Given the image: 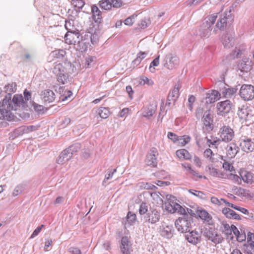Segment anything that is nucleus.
Listing matches in <instances>:
<instances>
[{"mask_svg": "<svg viewBox=\"0 0 254 254\" xmlns=\"http://www.w3.org/2000/svg\"><path fill=\"white\" fill-rule=\"evenodd\" d=\"M51 70L59 83L66 84L71 81V75L75 72L76 67L69 62L55 63L53 64Z\"/></svg>", "mask_w": 254, "mask_h": 254, "instance_id": "nucleus-1", "label": "nucleus"}, {"mask_svg": "<svg viewBox=\"0 0 254 254\" xmlns=\"http://www.w3.org/2000/svg\"><path fill=\"white\" fill-rule=\"evenodd\" d=\"M2 106L6 107L9 110L16 111L20 109H25L27 108L28 105L26 102L24 101L23 97L21 94H15L12 99L6 103L2 101Z\"/></svg>", "mask_w": 254, "mask_h": 254, "instance_id": "nucleus-2", "label": "nucleus"}, {"mask_svg": "<svg viewBox=\"0 0 254 254\" xmlns=\"http://www.w3.org/2000/svg\"><path fill=\"white\" fill-rule=\"evenodd\" d=\"M217 18V13H214L205 18L199 29L200 36L202 38H208L211 35L212 26Z\"/></svg>", "mask_w": 254, "mask_h": 254, "instance_id": "nucleus-3", "label": "nucleus"}, {"mask_svg": "<svg viewBox=\"0 0 254 254\" xmlns=\"http://www.w3.org/2000/svg\"><path fill=\"white\" fill-rule=\"evenodd\" d=\"M193 224V218L190 215H186L184 217H179L175 223L177 230L182 233L190 232Z\"/></svg>", "mask_w": 254, "mask_h": 254, "instance_id": "nucleus-4", "label": "nucleus"}, {"mask_svg": "<svg viewBox=\"0 0 254 254\" xmlns=\"http://www.w3.org/2000/svg\"><path fill=\"white\" fill-rule=\"evenodd\" d=\"M203 122L202 130L204 133H209L213 128V116L209 110L206 111L202 118Z\"/></svg>", "mask_w": 254, "mask_h": 254, "instance_id": "nucleus-5", "label": "nucleus"}, {"mask_svg": "<svg viewBox=\"0 0 254 254\" xmlns=\"http://www.w3.org/2000/svg\"><path fill=\"white\" fill-rule=\"evenodd\" d=\"M239 95L245 101L252 100L254 98V86L251 84L242 85Z\"/></svg>", "mask_w": 254, "mask_h": 254, "instance_id": "nucleus-6", "label": "nucleus"}, {"mask_svg": "<svg viewBox=\"0 0 254 254\" xmlns=\"http://www.w3.org/2000/svg\"><path fill=\"white\" fill-rule=\"evenodd\" d=\"M232 21L231 16V11L229 10L228 13L224 12L221 17L218 20L215 27L214 28L213 32L217 34L218 30L222 31L227 25V23Z\"/></svg>", "mask_w": 254, "mask_h": 254, "instance_id": "nucleus-7", "label": "nucleus"}, {"mask_svg": "<svg viewBox=\"0 0 254 254\" xmlns=\"http://www.w3.org/2000/svg\"><path fill=\"white\" fill-rule=\"evenodd\" d=\"M203 235L207 238L208 240L215 244H218L222 242L223 238L220 234H219L212 228L205 229L203 232Z\"/></svg>", "mask_w": 254, "mask_h": 254, "instance_id": "nucleus-8", "label": "nucleus"}, {"mask_svg": "<svg viewBox=\"0 0 254 254\" xmlns=\"http://www.w3.org/2000/svg\"><path fill=\"white\" fill-rule=\"evenodd\" d=\"M219 132L220 138L224 142H229L234 137L233 129L227 126H224L221 127Z\"/></svg>", "mask_w": 254, "mask_h": 254, "instance_id": "nucleus-9", "label": "nucleus"}, {"mask_svg": "<svg viewBox=\"0 0 254 254\" xmlns=\"http://www.w3.org/2000/svg\"><path fill=\"white\" fill-rule=\"evenodd\" d=\"M239 145L241 149L247 153L252 152L254 150V142L252 139L246 136L240 138L239 140Z\"/></svg>", "mask_w": 254, "mask_h": 254, "instance_id": "nucleus-10", "label": "nucleus"}, {"mask_svg": "<svg viewBox=\"0 0 254 254\" xmlns=\"http://www.w3.org/2000/svg\"><path fill=\"white\" fill-rule=\"evenodd\" d=\"M232 103L229 100H226L217 104V114L219 116H225L229 113L231 110Z\"/></svg>", "mask_w": 254, "mask_h": 254, "instance_id": "nucleus-11", "label": "nucleus"}, {"mask_svg": "<svg viewBox=\"0 0 254 254\" xmlns=\"http://www.w3.org/2000/svg\"><path fill=\"white\" fill-rule=\"evenodd\" d=\"M179 60L176 56L171 54L166 55L164 60V66L169 69L176 68L179 64Z\"/></svg>", "mask_w": 254, "mask_h": 254, "instance_id": "nucleus-12", "label": "nucleus"}, {"mask_svg": "<svg viewBox=\"0 0 254 254\" xmlns=\"http://www.w3.org/2000/svg\"><path fill=\"white\" fill-rule=\"evenodd\" d=\"M185 238L189 243L194 245L200 243L201 241V234L196 230H190V232H187Z\"/></svg>", "mask_w": 254, "mask_h": 254, "instance_id": "nucleus-13", "label": "nucleus"}, {"mask_svg": "<svg viewBox=\"0 0 254 254\" xmlns=\"http://www.w3.org/2000/svg\"><path fill=\"white\" fill-rule=\"evenodd\" d=\"M121 252L122 254H131L132 252V245L127 236L123 237L121 239Z\"/></svg>", "mask_w": 254, "mask_h": 254, "instance_id": "nucleus-14", "label": "nucleus"}, {"mask_svg": "<svg viewBox=\"0 0 254 254\" xmlns=\"http://www.w3.org/2000/svg\"><path fill=\"white\" fill-rule=\"evenodd\" d=\"M251 110L249 109L247 106H243L241 108H239L237 114L239 118L246 121H253L254 117L251 114Z\"/></svg>", "mask_w": 254, "mask_h": 254, "instance_id": "nucleus-15", "label": "nucleus"}, {"mask_svg": "<svg viewBox=\"0 0 254 254\" xmlns=\"http://www.w3.org/2000/svg\"><path fill=\"white\" fill-rule=\"evenodd\" d=\"M16 84L14 82H11L8 83L5 85L3 88L4 92L6 93L7 94L5 96L3 100L4 103H6L10 100L12 94L15 92L17 89Z\"/></svg>", "mask_w": 254, "mask_h": 254, "instance_id": "nucleus-16", "label": "nucleus"}, {"mask_svg": "<svg viewBox=\"0 0 254 254\" xmlns=\"http://www.w3.org/2000/svg\"><path fill=\"white\" fill-rule=\"evenodd\" d=\"M160 213L156 209L150 210L144 217L146 222L151 224H155L160 219Z\"/></svg>", "mask_w": 254, "mask_h": 254, "instance_id": "nucleus-17", "label": "nucleus"}, {"mask_svg": "<svg viewBox=\"0 0 254 254\" xmlns=\"http://www.w3.org/2000/svg\"><path fill=\"white\" fill-rule=\"evenodd\" d=\"M158 153L157 150L155 148H152L150 150V153L147 156L145 162L148 166L156 167L157 165L156 156Z\"/></svg>", "mask_w": 254, "mask_h": 254, "instance_id": "nucleus-18", "label": "nucleus"}, {"mask_svg": "<svg viewBox=\"0 0 254 254\" xmlns=\"http://www.w3.org/2000/svg\"><path fill=\"white\" fill-rule=\"evenodd\" d=\"M80 35L78 32L68 31L64 36L65 43L69 45H75Z\"/></svg>", "mask_w": 254, "mask_h": 254, "instance_id": "nucleus-19", "label": "nucleus"}, {"mask_svg": "<svg viewBox=\"0 0 254 254\" xmlns=\"http://www.w3.org/2000/svg\"><path fill=\"white\" fill-rule=\"evenodd\" d=\"M221 94L218 91L213 90L209 91L206 94L205 102L207 104H211L219 100Z\"/></svg>", "mask_w": 254, "mask_h": 254, "instance_id": "nucleus-20", "label": "nucleus"}, {"mask_svg": "<svg viewBox=\"0 0 254 254\" xmlns=\"http://www.w3.org/2000/svg\"><path fill=\"white\" fill-rule=\"evenodd\" d=\"M0 120H6L11 121L13 119V115L11 113V110H9L6 107L2 106V102L0 107Z\"/></svg>", "mask_w": 254, "mask_h": 254, "instance_id": "nucleus-21", "label": "nucleus"}, {"mask_svg": "<svg viewBox=\"0 0 254 254\" xmlns=\"http://www.w3.org/2000/svg\"><path fill=\"white\" fill-rule=\"evenodd\" d=\"M174 229L172 226H164L162 225L160 227V235L167 239L171 238L173 236Z\"/></svg>", "mask_w": 254, "mask_h": 254, "instance_id": "nucleus-22", "label": "nucleus"}, {"mask_svg": "<svg viewBox=\"0 0 254 254\" xmlns=\"http://www.w3.org/2000/svg\"><path fill=\"white\" fill-rule=\"evenodd\" d=\"M72 157V153L68 151V150L65 149L61 152L57 159V163L59 164H64Z\"/></svg>", "mask_w": 254, "mask_h": 254, "instance_id": "nucleus-23", "label": "nucleus"}, {"mask_svg": "<svg viewBox=\"0 0 254 254\" xmlns=\"http://www.w3.org/2000/svg\"><path fill=\"white\" fill-rule=\"evenodd\" d=\"M41 98L44 102L51 103L55 100V94L52 90H45L42 92Z\"/></svg>", "mask_w": 254, "mask_h": 254, "instance_id": "nucleus-24", "label": "nucleus"}, {"mask_svg": "<svg viewBox=\"0 0 254 254\" xmlns=\"http://www.w3.org/2000/svg\"><path fill=\"white\" fill-rule=\"evenodd\" d=\"M168 201L165 203V207L166 211L170 213H175V203L176 202H174L175 197L172 195H170L169 197L167 196Z\"/></svg>", "mask_w": 254, "mask_h": 254, "instance_id": "nucleus-25", "label": "nucleus"}, {"mask_svg": "<svg viewBox=\"0 0 254 254\" xmlns=\"http://www.w3.org/2000/svg\"><path fill=\"white\" fill-rule=\"evenodd\" d=\"M239 151V147L235 143H231L227 146V155L230 158H233Z\"/></svg>", "mask_w": 254, "mask_h": 254, "instance_id": "nucleus-26", "label": "nucleus"}, {"mask_svg": "<svg viewBox=\"0 0 254 254\" xmlns=\"http://www.w3.org/2000/svg\"><path fill=\"white\" fill-rule=\"evenodd\" d=\"M242 180L248 184H252L253 182L254 174L246 170H242L240 172Z\"/></svg>", "mask_w": 254, "mask_h": 254, "instance_id": "nucleus-27", "label": "nucleus"}, {"mask_svg": "<svg viewBox=\"0 0 254 254\" xmlns=\"http://www.w3.org/2000/svg\"><path fill=\"white\" fill-rule=\"evenodd\" d=\"M180 85L179 83L176 84L174 89L172 90L171 92H170L168 96L169 99H171L173 101V105H175L176 100L179 96V90H180Z\"/></svg>", "mask_w": 254, "mask_h": 254, "instance_id": "nucleus-28", "label": "nucleus"}, {"mask_svg": "<svg viewBox=\"0 0 254 254\" xmlns=\"http://www.w3.org/2000/svg\"><path fill=\"white\" fill-rule=\"evenodd\" d=\"M224 87L221 90V95L224 98H231L237 92V89L235 88Z\"/></svg>", "mask_w": 254, "mask_h": 254, "instance_id": "nucleus-29", "label": "nucleus"}, {"mask_svg": "<svg viewBox=\"0 0 254 254\" xmlns=\"http://www.w3.org/2000/svg\"><path fill=\"white\" fill-rule=\"evenodd\" d=\"M196 215L201 219L209 223L212 219L211 215L205 210H197L196 211Z\"/></svg>", "mask_w": 254, "mask_h": 254, "instance_id": "nucleus-30", "label": "nucleus"}, {"mask_svg": "<svg viewBox=\"0 0 254 254\" xmlns=\"http://www.w3.org/2000/svg\"><path fill=\"white\" fill-rule=\"evenodd\" d=\"M91 8L92 12L93 14V18L94 21L97 23L101 22L102 19L101 11L96 5H92Z\"/></svg>", "mask_w": 254, "mask_h": 254, "instance_id": "nucleus-31", "label": "nucleus"}, {"mask_svg": "<svg viewBox=\"0 0 254 254\" xmlns=\"http://www.w3.org/2000/svg\"><path fill=\"white\" fill-rule=\"evenodd\" d=\"M222 42L225 48H230L234 44V38L228 34H226L222 37Z\"/></svg>", "mask_w": 254, "mask_h": 254, "instance_id": "nucleus-32", "label": "nucleus"}, {"mask_svg": "<svg viewBox=\"0 0 254 254\" xmlns=\"http://www.w3.org/2000/svg\"><path fill=\"white\" fill-rule=\"evenodd\" d=\"M74 46L76 49L81 52H85L88 48L86 43L84 40L80 41L79 39L77 40Z\"/></svg>", "mask_w": 254, "mask_h": 254, "instance_id": "nucleus-33", "label": "nucleus"}, {"mask_svg": "<svg viewBox=\"0 0 254 254\" xmlns=\"http://www.w3.org/2000/svg\"><path fill=\"white\" fill-rule=\"evenodd\" d=\"M126 219L127 223L126 225H128L129 226L132 225L136 220V214L131 211H128L126 216Z\"/></svg>", "mask_w": 254, "mask_h": 254, "instance_id": "nucleus-34", "label": "nucleus"}, {"mask_svg": "<svg viewBox=\"0 0 254 254\" xmlns=\"http://www.w3.org/2000/svg\"><path fill=\"white\" fill-rule=\"evenodd\" d=\"M176 155L179 158H184L186 160H189L190 158V155L186 149H180L176 151Z\"/></svg>", "mask_w": 254, "mask_h": 254, "instance_id": "nucleus-35", "label": "nucleus"}, {"mask_svg": "<svg viewBox=\"0 0 254 254\" xmlns=\"http://www.w3.org/2000/svg\"><path fill=\"white\" fill-rule=\"evenodd\" d=\"M88 32L90 34L91 41L92 44H94L96 42L97 39V34L96 33V29L94 26L90 27L88 29Z\"/></svg>", "mask_w": 254, "mask_h": 254, "instance_id": "nucleus-36", "label": "nucleus"}, {"mask_svg": "<svg viewBox=\"0 0 254 254\" xmlns=\"http://www.w3.org/2000/svg\"><path fill=\"white\" fill-rule=\"evenodd\" d=\"M66 52L63 49L56 50L51 53L52 57L57 59H62L64 57Z\"/></svg>", "mask_w": 254, "mask_h": 254, "instance_id": "nucleus-37", "label": "nucleus"}, {"mask_svg": "<svg viewBox=\"0 0 254 254\" xmlns=\"http://www.w3.org/2000/svg\"><path fill=\"white\" fill-rule=\"evenodd\" d=\"M100 7L103 10H108L112 8L110 0H101L99 2Z\"/></svg>", "mask_w": 254, "mask_h": 254, "instance_id": "nucleus-38", "label": "nucleus"}, {"mask_svg": "<svg viewBox=\"0 0 254 254\" xmlns=\"http://www.w3.org/2000/svg\"><path fill=\"white\" fill-rule=\"evenodd\" d=\"M97 113L101 118L107 119L109 117L110 112L107 108L101 107L98 109Z\"/></svg>", "mask_w": 254, "mask_h": 254, "instance_id": "nucleus-39", "label": "nucleus"}, {"mask_svg": "<svg viewBox=\"0 0 254 254\" xmlns=\"http://www.w3.org/2000/svg\"><path fill=\"white\" fill-rule=\"evenodd\" d=\"M209 174L213 177L223 178V173L214 167H208Z\"/></svg>", "mask_w": 254, "mask_h": 254, "instance_id": "nucleus-40", "label": "nucleus"}, {"mask_svg": "<svg viewBox=\"0 0 254 254\" xmlns=\"http://www.w3.org/2000/svg\"><path fill=\"white\" fill-rule=\"evenodd\" d=\"M26 186L24 184H19L17 185L13 190L12 195L13 196H16L20 194L25 189Z\"/></svg>", "mask_w": 254, "mask_h": 254, "instance_id": "nucleus-41", "label": "nucleus"}, {"mask_svg": "<svg viewBox=\"0 0 254 254\" xmlns=\"http://www.w3.org/2000/svg\"><path fill=\"white\" fill-rule=\"evenodd\" d=\"M81 148V145L80 143H76L73 144L70 146H69L68 148H66L68 150V151L70 153H72V156L74 154V153L77 152L78 151L80 150Z\"/></svg>", "mask_w": 254, "mask_h": 254, "instance_id": "nucleus-42", "label": "nucleus"}, {"mask_svg": "<svg viewBox=\"0 0 254 254\" xmlns=\"http://www.w3.org/2000/svg\"><path fill=\"white\" fill-rule=\"evenodd\" d=\"M221 228L222 229V231L223 233H224L226 235H231V226H230L228 224L223 221L221 223Z\"/></svg>", "mask_w": 254, "mask_h": 254, "instance_id": "nucleus-43", "label": "nucleus"}, {"mask_svg": "<svg viewBox=\"0 0 254 254\" xmlns=\"http://www.w3.org/2000/svg\"><path fill=\"white\" fill-rule=\"evenodd\" d=\"M243 249L246 254H254V245L253 244H244Z\"/></svg>", "mask_w": 254, "mask_h": 254, "instance_id": "nucleus-44", "label": "nucleus"}, {"mask_svg": "<svg viewBox=\"0 0 254 254\" xmlns=\"http://www.w3.org/2000/svg\"><path fill=\"white\" fill-rule=\"evenodd\" d=\"M190 140V137L189 135H183L179 136V139L178 142L179 144L184 146L188 143Z\"/></svg>", "mask_w": 254, "mask_h": 254, "instance_id": "nucleus-45", "label": "nucleus"}, {"mask_svg": "<svg viewBox=\"0 0 254 254\" xmlns=\"http://www.w3.org/2000/svg\"><path fill=\"white\" fill-rule=\"evenodd\" d=\"M222 213L229 219H232L233 218V215L235 211L229 208L225 207L222 209Z\"/></svg>", "mask_w": 254, "mask_h": 254, "instance_id": "nucleus-46", "label": "nucleus"}, {"mask_svg": "<svg viewBox=\"0 0 254 254\" xmlns=\"http://www.w3.org/2000/svg\"><path fill=\"white\" fill-rule=\"evenodd\" d=\"M33 126H29L27 127H20L16 129L14 131V133L17 135H21L23 133L27 132L30 128H32Z\"/></svg>", "mask_w": 254, "mask_h": 254, "instance_id": "nucleus-47", "label": "nucleus"}, {"mask_svg": "<svg viewBox=\"0 0 254 254\" xmlns=\"http://www.w3.org/2000/svg\"><path fill=\"white\" fill-rule=\"evenodd\" d=\"M175 209V212H178L180 214L182 215V217H184V216L186 215V210L183 208L181 205H180L178 203H175V206H174Z\"/></svg>", "mask_w": 254, "mask_h": 254, "instance_id": "nucleus-48", "label": "nucleus"}, {"mask_svg": "<svg viewBox=\"0 0 254 254\" xmlns=\"http://www.w3.org/2000/svg\"><path fill=\"white\" fill-rule=\"evenodd\" d=\"M63 90L64 89L61 87L59 88L60 94H61V95L63 96L62 100L64 101L65 100H66L68 97H70L72 95V93L71 91L68 90H66L64 91V93H63L64 91Z\"/></svg>", "mask_w": 254, "mask_h": 254, "instance_id": "nucleus-49", "label": "nucleus"}, {"mask_svg": "<svg viewBox=\"0 0 254 254\" xmlns=\"http://www.w3.org/2000/svg\"><path fill=\"white\" fill-rule=\"evenodd\" d=\"M32 106L33 107L34 111L38 114H40L43 113L44 107L43 106L39 105L34 102L32 103Z\"/></svg>", "mask_w": 254, "mask_h": 254, "instance_id": "nucleus-50", "label": "nucleus"}, {"mask_svg": "<svg viewBox=\"0 0 254 254\" xmlns=\"http://www.w3.org/2000/svg\"><path fill=\"white\" fill-rule=\"evenodd\" d=\"M139 213L142 215L145 214L148 211V206L146 203L142 202L139 205Z\"/></svg>", "mask_w": 254, "mask_h": 254, "instance_id": "nucleus-51", "label": "nucleus"}, {"mask_svg": "<svg viewBox=\"0 0 254 254\" xmlns=\"http://www.w3.org/2000/svg\"><path fill=\"white\" fill-rule=\"evenodd\" d=\"M242 71L247 72L250 69V65L246 64L244 61H242L238 65Z\"/></svg>", "mask_w": 254, "mask_h": 254, "instance_id": "nucleus-52", "label": "nucleus"}, {"mask_svg": "<svg viewBox=\"0 0 254 254\" xmlns=\"http://www.w3.org/2000/svg\"><path fill=\"white\" fill-rule=\"evenodd\" d=\"M140 187L146 190H155L157 188L155 186L149 183H142Z\"/></svg>", "mask_w": 254, "mask_h": 254, "instance_id": "nucleus-53", "label": "nucleus"}, {"mask_svg": "<svg viewBox=\"0 0 254 254\" xmlns=\"http://www.w3.org/2000/svg\"><path fill=\"white\" fill-rule=\"evenodd\" d=\"M150 23L151 22L149 19L144 18L140 21L139 26L141 28L144 29L147 27L150 24Z\"/></svg>", "mask_w": 254, "mask_h": 254, "instance_id": "nucleus-54", "label": "nucleus"}, {"mask_svg": "<svg viewBox=\"0 0 254 254\" xmlns=\"http://www.w3.org/2000/svg\"><path fill=\"white\" fill-rule=\"evenodd\" d=\"M229 179L233 181L235 183H238V184H241L242 181L241 177H239L237 175L233 174H231L230 175Z\"/></svg>", "mask_w": 254, "mask_h": 254, "instance_id": "nucleus-55", "label": "nucleus"}, {"mask_svg": "<svg viewBox=\"0 0 254 254\" xmlns=\"http://www.w3.org/2000/svg\"><path fill=\"white\" fill-rule=\"evenodd\" d=\"M189 192L192 195H194V196H196L200 198H203V196L204 195V194L203 193V192L194 190H190Z\"/></svg>", "mask_w": 254, "mask_h": 254, "instance_id": "nucleus-56", "label": "nucleus"}, {"mask_svg": "<svg viewBox=\"0 0 254 254\" xmlns=\"http://www.w3.org/2000/svg\"><path fill=\"white\" fill-rule=\"evenodd\" d=\"M141 84H147L148 85H152L154 84L153 81L145 76H142L140 78Z\"/></svg>", "mask_w": 254, "mask_h": 254, "instance_id": "nucleus-57", "label": "nucleus"}, {"mask_svg": "<svg viewBox=\"0 0 254 254\" xmlns=\"http://www.w3.org/2000/svg\"><path fill=\"white\" fill-rule=\"evenodd\" d=\"M154 113L155 110L154 109L148 108L143 112V116L147 118H149Z\"/></svg>", "mask_w": 254, "mask_h": 254, "instance_id": "nucleus-58", "label": "nucleus"}, {"mask_svg": "<svg viewBox=\"0 0 254 254\" xmlns=\"http://www.w3.org/2000/svg\"><path fill=\"white\" fill-rule=\"evenodd\" d=\"M168 137L175 143L177 142L178 140L179 139V136H177L176 134L172 132H168Z\"/></svg>", "mask_w": 254, "mask_h": 254, "instance_id": "nucleus-59", "label": "nucleus"}, {"mask_svg": "<svg viewBox=\"0 0 254 254\" xmlns=\"http://www.w3.org/2000/svg\"><path fill=\"white\" fill-rule=\"evenodd\" d=\"M136 16H137V15H132L128 17V18H127V19H125V20L124 21L125 24L126 25H128V26L132 25V24L133 23V20Z\"/></svg>", "mask_w": 254, "mask_h": 254, "instance_id": "nucleus-60", "label": "nucleus"}, {"mask_svg": "<svg viewBox=\"0 0 254 254\" xmlns=\"http://www.w3.org/2000/svg\"><path fill=\"white\" fill-rule=\"evenodd\" d=\"M112 7L119 8L121 6L122 1L121 0H110Z\"/></svg>", "mask_w": 254, "mask_h": 254, "instance_id": "nucleus-61", "label": "nucleus"}, {"mask_svg": "<svg viewBox=\"0 0 254 254\" xmlns=\"http://www.w3.org/2000/svg\"><path fill=\"white\" fill-rule=\"evenodd\" d=\"M247 237L248 243L247 244H253L254 245V233L249 232L248 233Z\"/></svg>", "mask_w": 254, "mask_h": 254, "instance_id": "nucleus-62", "label": "nucleus"}, {"mask_svg": "<svg viewBox=\"0 0 254 254\" xmlns=\"http://www.w3.org/2000/svg\"><path fill=\"white\" fill-rule=\"evenodd\" d=\"M74 6L78 8H82L84 5V2L82 0H72Z\"/></svg>", "mask_w": 254, "mask_h": 254, "instance_id": "nucleus-63", "label": "nucleus"}, {"mask_svg": "<svg viewBox=\"0 0 254 254\" xmlns=\"http://www.w3.org/2000/svg\"><path fill=\"white\" fill-rule=\"evenodd\" d=\"M68 252L70 254H81L80 250L77 248L71 247L69 249Z\"/></svg>", "mask_w": 254, "mask_h": 254, "instance_id": "nucleus-64", "label": "nucleus"}]
</instances>
